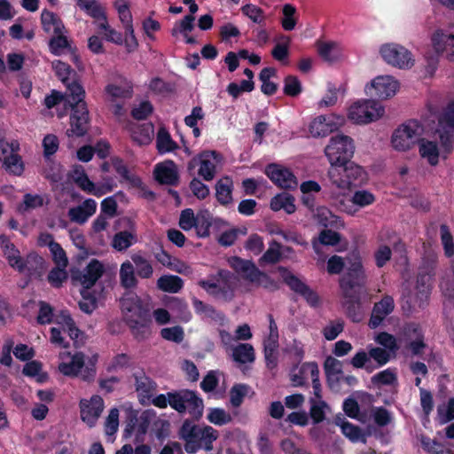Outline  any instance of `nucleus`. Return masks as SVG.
Segmentation results:
<instances>
[{
	"label": "nucleus",
	"mask_w": 454,
	"mask_h": 454,
	"mask_svg": "<svg viewBox=\"0 0 454 454\" xmlns=\"http://www.w3.org/2000/svg\"><path fill=\"white\" fill-rule=\"evenodd\" d=\"M41 25L43 32L50 35L48 42L50 51L57 55V15L46 9L43 10Z\"/></svg>",
	"instance_id": "27"
},
{
	"label": "nucleus",
	"mask_w": 454,
	"mask_h": 454,
	"mask_svg": "<svg viewBox=\"0 0 454 454\" xmlns=\"http://www.w3.org/2000/svg\"><path fill=\"white\" fill-rule=\"evenodd\" d=\"M22 373L27 377L35 378L40 384L48 380L47 372L42 371V363L36 360H28L23 366Z\"/></svg>",
	"instance_id": "47"
},
{
	"label": "nucleus",
	"mask_w": 454,
	"mask_h": 454,
	"mask_svg": "<svg viewBox=\"0 0 454 454\" xmlns=\"http://www.w3.org/2000/svg\"><path fill=\"white\" fill-rule=\"evenodd\" d=\"M44 200L40 195L26 193L23 196V202L18 206V211L21 214L40 207L43 205Z\"/></svg>",
	"instance_id": "53"
},
{
	"label": "nucleus",
	"mask_w": 454,
	"mask_h": 454,
	"mask_svg": "<svg viewBox=\"0 0 454 454\" xmlns=\"http://www.w3.org/2000/svg\"><path fill=\"white\" fill-rule=\"evenodd\" d=\"M344 330V321L337 319L331 321L329 325L324 327L323 335L327 340H335Z\"/></svg>",
	"instance_id": "63"
},
{
	"label": "nucleus",
	"mask_w": 454,
	"mask_h": 454,
	"mask_svg": "<svg viewBox=\"0 0 454 454\" xmlns=\"http://www.w3.org/2000/svg\"><path fill=\"white\" fill-rule=\"evenodd\" d=\"M130 258L137 277L145 279H148L153 277V265L143 254L140 253L132 254Z\"/></svg>",
	"instance_id": "42"
},
{
	"label": "nucleus",
	"mask_w": 454,
	"mask_h": 454,
	"mask_svg": "<svg viewBox=\"0 0 454 454\" xmlns=\"http://www.w3.org/2000/svg\"><path fill=\"white\" fill-rule=\"evenodd\" d=\"M399 82L390 75L377 76L364 88L366 95L372 99H387L395 95Z\"/></svg>",
	"instance_id": "11"
},
{
	"label": "nucleus",
	"mask_w": 454,
	"mask_h": 454,
	"mask_svg": "<svg viewBox=\"0 0 454 454\" xmlns=\"http://www.w3.org/2000/svg\"><path fill=\"white\" fill-rule=\"evenodd\" d=\"M385 113L384 107L375 99L355 102L348 108V117L356 124H367L379 120Z\"/></svg>",
	"instance_id": "7"
},
{
	"label": "nucleus",
	"mask_w": 454,
	"mask_h": 454,
	"mask_svg": "<svg viewBox=\"0 0 454 454\" xmlns=\"http://www.w3.org/2000/svg\"><path fill=\"white\" fill-rule=\"evenodd\" d=\"M270 209L277 212L281 209L288 215L295 212L294 198L289 193H280L274 196L270 200Z\"/></svg>",
	"instance_id": "40"
},
{
	"label": "nucleus",
	"mask_w": 454,
	"mask_h": 454,
	"mask_svg": "<svg viewBox=\"0 0 454 454\" xmlns=\"http://www.w3.org/2000/svg\"><path fill=\"white\" fill-rule=\"evenodd\" d=\"M153 175L155 180L160 184L176 186L179 183L176 165L171 160L156 164Z\"/></svg>",
	"instance_id": "22"
},
{
	"label": "nucleus",
	"mask_w": 454,
	"mask_h": 454,
	"mask_svg": "<svg viewBox=\"0 0 454 454\" xmlns=\"http://www.w3.org/2000/svg\"><path fill=\"white\" fill-rule=\"evenodd\" d=\"M215 198L218 203L223 207L232 204L233 181L229 176L220 178L215 185Z\"/></svg>",
	"instance_id": "32"
},
{
	"label": "nucleus",
	"mask_w": 454,
	"mask_h": 454,
	"mask_svg": "<svg viewBox=\"0 0 454 454\" xmlns=\"http://www.w3.org/2000/svg\"><path fill=\"white\" fill-rule=\"evenodd\" d=\"M278 270L280 273L284 282L292 291L301 294L309 305L316 307L318 304L319 297L317 294L313 291L308 285L302 282L286 267L279 266Z\"/></svg>",
	"instance_id": "14"
},
{
	"label": "nucleus",
	"mask_w": 454,
	"mask_h": 454,
	"mask_svg": "<svg viewBox=\"0 0 454 454\" xmlns=\"http://www.w3.org/2000/svg\"><path fill=\"white\" fill-rule=\"evenodd\" d=\"M230 266L238 274L249 282L256 281V276L260 270L251 260H245L239 256H232L229 259Z\"/></svg>",
	"instance_id": "28"
},
{
	"label": "nucleus",
	"mask_w": 454,
	"mask_h": 454,
	"mask_svg": "<svg viewBox=\"0 0 454 454\" xmlns=\"http://www.w3.org/2000/svg\"><path fill=\"white\" fill-rule=\"evenodd\" d=\"M283 19L281 20V26L286 31H292L296 26V20L294 17L296 12V8L291 4H286L282 9Z\"/></svg>",
	"instance_id": "58"
},
{
	"label": "nucleus",
	"mask_w": 454,
	"mask_h": 454,
	"mask_svg": "<svg viewBox=\"0 0 454 454\" xmlns=\"http://www.w3.org/2000/svg\"><path fill=\"white\" fill-rule=\"evenodd\" d=\"M264 358L266 362V366L269 369H274L278 365V356H277V348L278 347V340H266L264 341Z\"/></svg>",
	"instance_id": "51"
},
{
	"label": "nucleus",
	"mask_w": 454,
	"mask_h": 454,
	"mask_svg": "<svg viewBox=\"0 0 454 454\" xmlns=\"http://www.w3.org/2000/svg\"><path fill=\"white\" fill-rule=\"evenodd\" d=\"M310 410L309 415L314 424L321 423L325 419L324 408L326 407L325 401H317L315 398L310 397L309 399Z\"/></svg>",
	"instance_id": "61"
},
{
	"label": "nucleus",
	"mask_w": 454,
	"mask_h": 454,
	"mask_svg": "<svg viewBox=\"0 0 454 454\" xmlns=\"http://www.w3.org/2000/svg\"><path fill=\"white\" fill-rule=\"evenodd\" d=\"M86 12L96 20H106V14L101 4L96 0H86L81 6Z\"/></svg>",
	"instance_id": "60"
},
{
	"label": "nucleus",
	"mask_w": 454,
	"mask_h": 454,
	"mask_svg": "<svg viewBox=\"0 0 454 454\" xmlns=\"http://www.w3.org/2000/svg\"><path fill=\"white\" fill-rule=\"evenodd\" d=\"M23 267L18 270L20 272L27 271L29 277L35 279H42L48 270V263L40 255L36 254H29L27 259H21Z\"/></svg>",
	"instance_id": "26"
},
{
	"label": "nucleus",
	"mask_w": 454,
	"mask_h": 454,
	"mask_svg": "<svg viewBox=\"0 0 454 454\" xmlns=\"http://www.w3.org/2000/svg\"><path fill=\"white\" fill-rule=\"evenodd\" d=\"M250 387L244 383H238L231 387L230 390V403L232 407L239 408L244 398L248 394Z\"/></svg>",
	"instance_id": "50"
},
{
	"label": "nucleus",
	"mask_w": 454,
	"mask_h": 454,
	"mask_svg": "<svg viewBox=\"0 0 454 454\" xmlns=\"http://www.w3.org/2000/svg\"><path fill=\"white\" fill-rule=\"evenodd\" d=\"M76 176L74 177L75 184L81 188L82 191L87 193L93 194L95 196L100 197L105 192H111L112 186L106 187V191L96 190L95 184L92 181L90 180L87 174L83 169L81 171L75 170Z\"/></svg>",
	"instance_id": "46"
},
{
	"label": "nucleus",
	"mask_w": 454,
	"mask_h": 454,
	"mask_svg": "<svg viewBox=\"0 0 454 454\" xmlns=\"http://www.w3.org/2000/svg\"><path fill=\"white\" fill-rule=\"evenodd\" d=\"M37 245L41 247H48L50 248L55 266L50 270L47 279L53 287H57V242L53 235L48 232H41L37 239Z\"/></svg>",
	"instance_id": "30"
},
{
	"label": "nucleus",
	"mask_w": 454,
	"mask_h": 454,
	"mask_svg": "<svg viewBox=\"0 0 454 454\" xmlns=\"http://www.w3.org/2000/svg\"><path fill=\"white\" fill-rule=\"evenodd\" d=\"M242 14L261 27L265 26L264 11L254 4H247L240 8Z\"/></svg>",
	"instance_id": "49"
},
{
	"label": "nucleus",
	"mask_w": 454,
	"mask_h": 454,
	"mask_svg": "<svg viewBox=\"0 0 454 454\" xmlns=\"http://www.w3.org/2000/svg\"><path fill=\"white\" fill-rule=\"evenodd\" d=\"M82 300L78 302L80 309L86 313L91 314L98 306V301L94 294H92L90 289L83 288L81 291Z\"/></svg>",
	"instance_id": "54"
},
{
	"label": "nucleus",
	"mask_w": 454,
	"mask_h": 454,
	"mask_svg": "<svg viewBox=\"0 0 454 454\" xmlns=\"http://www.w3.org/2000/svg\"><path fill=\"white\" fill-rule=\"evenodd\" d=\"M281 244L273 240L269 248L265 251L262 256L260 258V262H265L270 264H275L281 259Z\"/></svg>",
	"instance_id": "55"
},
{
	"label": "nucleus",
	"mask_w": 454,
	"mask_h": 454,
	"mask_svg": "<svg viewBox=\"0 0 454 454\" xmlns=\"http://www.w3.org/2000/svg\"><path fill=\"white\" fill-rule=\"evenodd\" d=\"M366 276L364 272L351 271L347 269V272L340 280V286L342 292H360V289L365 284Z\"/></svg>",
	"instance_id": "31"
},
{
	"label": "nucleus",
	"mask_w": 454,
	"mask_h": 454,
	"mask_svg": "<svg viewBox=\"0 0 454 454\" xmlns=\"http://www.w3.org/2000/svg\"><path fill=\"white\" fill-rule=\"evenodd\" d=\"M331 183L341 190H350L366 184L368 174L364 168L355 162L347 161L338 167H331L328 170Z\"/></svg>",
	"instance_id": "3"
},
{
	"label": "nucleus",
	"mask_w": 454,
	"mask_h": 454,
	"mask_svg": "<svg viewBox=\"0 0 454 454\" xmlns=\"http://www.w3.org/2000/svg\"><path fill=\"white\" fill-rule=\"evenodd\" d=\"M104 271L103 263L98 259H92L83 270L72 269L71 278L74 281H79L83 288L90 289L102 277Z\"/></svg>",
	"instance_id": "15"
},
{
	"label": "nucleus",
	"mask_w": 454,
	"mask_h": 454,
	"mask_svg": "<svg viewBox=\"0 0 454 454\" xmlns=\"http://www.w3.org/2000/svg\"><path fill=\"white\" fill-rule=\"evenodd\" d=\"M59 372L67 376H77L82 372L84 380H92L96 375L95 364H91L82 372L84 366V356L77 351V348L82 343L83 332L77 326L68 310L59 311Z\"/></svg>",
	"instance_id": "1"
},
{
	"label": "nucleus",
	"mask_w": 454,
	"mask_h": 454,
	"mask_svg": "<svg viewBox=\"0 0 454 454\" xmlns=\"http://www.w3.org/2000/svg\"><path fill=\"white\" fill-rule=\"evenodd\" d=\"M0 245L10 266L16 270H21L23 267L22 257L10 239L5 235H0Z\"/></svg>",
	"instance_id": "35"
},
{
	"label": "nucleus",
	"mask_w": 454,
	"mask_h": 454,
	"mask_svg": "<svg viewBox=\"0 0 454 454\" xmlns=\"http://www.w3.org/2000/svg\"><path fill=\"white\" fill-rule=\"evenodd\" d=\"M421 131L422 126L418 121H408L394 131L391 139L393 147L398 151L409 150L418 140Z\"/></svg>",
	"instance_id": "9"
},
{
	"label": "nucleus",
	"mask_w": 454,
	"mask_h": 454,
	"mask_svg": "<svg viewBox=\"0 0 454 454\" xmlns=\"http://www.w3.org/2000/svg\"><path fill=\"white\" fill-rule=\"evenodd\" d=\"M63 29H65V27L59 20V55L62 52L70 54L71 61L78 66L80 63V57L77 53V47L74 43L73 40L69 39L63 34Z\"/></svg>",
	"instance_id": "37"
},
{
	"label": "nucleus",
	"mask_w": 454,
	"mask_h": 454,
	"mask_svg": "<svg viewBox=\"0 0 454 454\" xmlns=\"http://www.w3.org/2000/svg\"><path fill=\"white\" fill-rule=\"evenodd\" d=\"M435 263V260L431 258L427 261H424L423 266L419 269V272L417 276L416 290L419 298L421 300H427L430 295L432 288L431 281Z\"/></svg>",
	"instance_id": "19"
},
{
	"label": "nucleus",
	"mask_w": 454,
	"mask_h": 454,
	"mask_svg": "<svg viewBox=\"0 0 454 454\" xmlns=\"http://www.w3.org/2000/svg\"><path fill=\"white\" fill-rule=\"evenodd\" d=\"M202 427L193 424L191 420L185 419L179 430L180 438L184 442V450L189 454L196 453L201 449L200 433Z\"/></svg>",
	"instance_id": "18"
},
{
	"label": "nucleus",
	"mask_w": 454,
	"mask_h": 454,
	"mask_svg": "<svg viewBox=\"0 0 454 454\" xmlns=\"http://www.w3.org/2000/svg\"><path fill=\"white\" fill-rule=\"evenodd\" d=\"M119 276L121 286L124 289H132L138 285L135 267L129 260H126L121 264Z\"/></svg>",
	"instance_id": "38"
},
{
	"label": "nucleus",
	"mask_w": 454,
	"mask_h": 454,
	"mask_svg": "<svg viewBox=\"0 0 454 454\" xmlns=\"http://www.w3.org/2000/svg\"><path fill=\"white\" fill-rule=\"evenodd\" d=\"M135 379V387L138 395L147 400L153 397V392L156 390V383L148 377L144 371L133 373Z\"/></svg>",
	"instance_id": "33"
},
{
	"label": "nucleus",
	"mask_w": 454,
	"mask_h": 454,
	"mask_svg": "<svg viewBox=\"0 0 454 454\" xmlns=\"http://www.w3.org/2000/svg\"><path fill=\"white\" fill-rule=\"evenodd\" d=\"M168 404L178 413L183 414L188 411L193 419L199 420L203 414V401L192 390L168 392Z\"/></svg>",
	"instance_id": "5"
},
{
	"label": "nucleus",
	"mask_w": 454,
	"mask_h": 454,
	"mask_svg": "<svg viewBox=\"0 0 454 454\" xmlns=\"http://www.w3.org/2000/svg\"><path fill=\"white\" fill-rule=\"evenodd\" d=\"M431 42L437 55L445 53L446 58L454 62V35L436 30L432 35Z\"/></svg>",
	"instance_id": "24"
},
{
	"label": "nucleus",
	"mask_w": 454,
	"mask_h": 454,
	"mask_svg": "<svg viewBox=\"0 0 454 454\" xmlns=\"http://www.w3.org/2000/svg\"><path fill=\"white\" fill-rule=\"evenodd\" d=\"M207 419L210 423L216 426H223L232 420L231 415L223 408L210 409Z\"/></svg>",
	"instance_id": "57"
},
{
	"label": "nucleus",
	"mask_w": 454,
	"mask_h": 454,
	"mask_svg": "<svg viewBox=\"0 0 454 454\" xmlns=\"http://www.w3.org/2000/svg\"><path fill=\"white\" fill-rule=\"evenodd\" d=\"M372 383L374 385L389 386L397 383V375L395 368H387L376 374L372 379Z\"/></svg>",
	"instance_id": "52"
},
{
	"label": "nucleus",
	"mask_w": 454,
	"mask_h": 454,
	"mask_svg": "<svg viewBox=\"0 0 454 454\" xmlns=\"http://www.w3.org/2000/svg\"><path fill=\"white\" fill-rule=\"evenodd\" d=\"M156 148L160 154L170 153L178 148V145L172 139L165 127H160L157 132Z\"/></svg>",
	"instance_id": "41"
},
{
	"label": "nucleus",
	"mask_w": 454,
	"mask_h": 454,
	"mask_svg": "<svg viewBox=\"0 0 454 454\" xmlns=\"http://www.w3.org/2000/svg\"><path fill=\"white\" fill-rule=\"evenodd\" d=\"M43 155L45 166L43 168L44 177L51 180L52 183V189H54L57 183V172L55 171L51 157L57 152V136L50 134L44 137L43 140Z\"/></svg>",
	"instance_id": "20"
},
{
	"label": "nucleus",
	"mask_w": 454,
	"mask_h": 454,
	"mask_svg": "<svg viewBox=\"0 0 454 454\" xmlns=\"http://www.w3.org/2000/svg\"><path fill=\"white\" fill-rule=\"evenodd\" d=\"M380 55L389 65L400 69L411 68L414 59L410 51L397 43H386L380 47Z\"/></svg>",
	"instance_id": "10"
},
{
	"label": "nucleus",
	"mask_w": 454,
	"mask_h": 454,
	"mask_svg": "<svg viewBox=\"0 0 454 454\" xmlns=\"http://www.w3.org/2000/svg\"><path fill=\"white\" fill-rule=\"evenodd\" d=\"M355 148L354 140L350 137L338 134L331 137L325 148V154L331 167H338L352 159Z\"/></svg>",
	"instance_id": "6"
},
{
	"label": "nucleus",
	"mask_w": 454,
	"mask_h": 454,
	"mask_svg": "<svg viewBox=\"0 0 454 454\" xmlns=\"http://www.w3.org/2000/svg\"><path fill=\"white\" fill-rule=\"evenodd\" d=\"M213 223V216L207 209L200 210L196 215V229L199 238H207L210 235V227Z\"/></svg>",
	"instance_id": "45"
},
{
	"label": "nucleus",
	"mask_w": 454,
	"mask_h": 454,
	"mask_svg": "<svg viewBox=\"0 0 454 454\" xmlns=\"http://www.w3.org/2000/svg\"><path fill=\"white\" fill-rule=\"evenodd\" d=\"M104 409V401L99 395H93L90 401L81 402V419L90 427H93Z\"/></svg>",
	"instance_id": "21"
},
{
	"label": "nucleus",
	"mask_w": 454,
	"mask_h": 454,
	"mask_svg": "<svg viewBox=\"0 0 454 454\" xmlns=\"http://www.w3.org/2000/svg\"><path fill=\"white\" fill-rule=\"evenodd\" d=\"M97 203L93 199L85 200L82 204L73 207L68 210L69 219L76 223H85L90 216L95 214Z\"/></svg>",
	"instance_id": "29"
},
{
	"label": "nucleus",
	"mask_w": 454,
	"mask_h": 454,
	"mask_svg": "<svg viewBox=\"0 0 454 454\" xmlns=\"http://www.w3.org/2000/svg\"><path fill=\"white\" fill-rule=\"evenodd\" d=\"M345 301L342 303L347 317L354 323H360L364 319V312L361 302L360 292H342Z\"/></svg>",
	"instance_id": "23"
},
{
	"label": "nucleus",
	"mask_w": 454,
	"mask_h": 454,
	"mask_svg": "<svg viewBox=\"0 0 454 454\" xmlns=\"http://www.w3.org/2000/svg\"><path fill=\"white\" fill-rule=\"evenodd\" d=\"M136 236L128 231L117 232L113 239L112 246L117 251H124L133 245Z\"/></svg>",
	"instance_id": "48"
},
{
	"label": "nucleus",
	"mask_w": 454,
	"mask_h": 454,
	"mask_svg": "<svg viewBox=\"0 0 454 454\" xmlns=\"http://www.w3.org/2000/svg\"><path fill=\"white\" fill-rule=\"evenodd\" d=\"M441 241L443 246L444 253L447 257L454 255V240L450 228L446 224L440 226Z\"/></svg>",
	"instance_id": "59"
},
{
	"label": "nucleus",
	"mask_w": 454,
	"mask_h": 454,
	"mask_svg": "<svg viewBox=\"0 0 454 454\" xmlns=\"http://www.w3.org/2000/svg\"><path fill=\"white\" fill-rule=\"evenodd\" d=\"M121 307L127 320L128 316L140 314L142 311L148 310L143 304L142 300L136 294H127L121 299Z\"/></svg>",
	"instance_id": "36"
},
{
	"label": "nucleus",
	"mask_w": 454,
	"mask_h": 454,
	"mask_svg": "<svg viewBox=\"0 0 454 454\" xmlns=\"http://www.w3.org/2000/svg\"><path fill=\"white\" fill-rule=\"evenodd\" d=\"M419 152L422 158L427 159L431 166H436L439 162V149L437 144L425 138L418 137Z\"/></svg>",
	"instance_id": "39"
},
{
	"label": "nucleus",
	"mask_w": 454,
	"mask_h": 454,
	"mask_svg": "<svg viewBox=\"0 0 454 454\" xmlns=\"http://www.w3.org/2000/svg\"><path fill=\"white\" fill-rule=\"evenodd\" d=\"M222 155L214 150H205L195 155L188 162V171H192L199 166L198 175L203 180L209 182L212 181L216 175V166L222 160Z\"/></svg>",
	"instance_id": "8"
},
{
	"label": "nucleus",
	"mask_w": 454,
	"mask_h": 454,
	"mask_svg": "<svg viewBox=\"0 0 454 454\" xmlns=\"http://www.w3.org/2000/svg\"><path fill=\"white\" fill-rule=\"evenodd\" d=\"M266 176L278 187L283 189H294L298 182L294 173L278 164H269L265 168Z\"/></svg>",
	"instance_id": "17"
},
{
	"label": "nucleus",
	"mask_w": 454,
	"mask_h": 454,
	"mask_svg": "<svg viewBox=\"0 0 454 454\" xmlns=\"http://www.w3.org/2000/svg\"><path fill=\"white\" fill-rule=\"evenodd\" d=\"M211 279H201L198 285L209 295L223 301H231L234 297L236 286L235 275L228 270H219L216 275H211Z\"/></svg>",
	"instance_id": "4"
},
{
	"label": "nucleus",
	"mask_w": 454,
	"mask_h": 454,
	"mask_svg": "<svg viewBox=\"0 0 454 454\" xmlns=\"http://www.w3.org/2000/svg\"><path fill=\"white\" fill-rule=\"evenodd\" d=\"M232 359L239 364H245L255 360L253 346L249 343H239L232 348Z\"/></svg>",
	"instance_id": "43"
},
{
	"label": "nucleus",
	"mask_w": 454,
	"mask_h": 454,
	"mask_svg": "<svg viewBox=\"0 0 454 454\" xmlns=\"http://www.w3.org/2000/svg\"><path fill=\"white\" fill-rule=\"evenodd\" d=\"M439 127L454 129V101L450 102L438 118Z\"/></svg>",
	"instance_id": "64"
},
{
	"label": "nucleus",
	"mask_w": 454,
	"mask_h": 454,
	"mask_svg": "<svg viewBox=\"0 0 454 454\" xmlns=\"http://www.w3.org/2000/svg\"><path fill=\"white\" fill-rule=\"evenodd\" d=\"M183 286V279L176 275H163L157 280V287L166 293L176 294Z\"/></svg>",
	"instance_id": "44"
},
{
	"label": "nucleus",
	"mask_w": 454,
	"mask_h": 454,
	"mask_svg": "<svg viewBox=\"0 0 454 454\" xmlns=\"http://www.w3.org/2000/svg\"><path fill=\"white\" fill-rule=\"evenodd\" d=\"M218 438L217 430L214 429L210 426H204L200 433V443L201 448L205 450L210 451L213 450V442Z\"/></svg>",
	"instance_id": "62"
},
{
	"label": "nucleus",
	"mask_w": 454,
	"mask_h": 454,
	"mask_svg": "<svg viewBox=\"0 0 454 454\" xmlns=\"http://www.w3.org/2000/svg\"><path fill=\"white\" fill-rule=\"evenodd\" d=\"M20 145L17 141L11 143L0 138V161L5 169L14 175H20L23 170L21 157L18 154Z\"/></svg>",
	"instance_id": "12"
},
{
	"label": "nucleus",
	"mask_w": 454,
	"mask_h": 454,
	"mask_svg": "<svg viewBox=\"0 0 454 454\" xmlns=\"http://www.w3.org/2000/svg\"><path fill=\"white\" fill-rule=\"evenodd\" d=\"M192 303L195 313L202 319H209L215 323H221L224 320L223 313L216 310L214 306L205 303L196 297L192 299Z\"/></svg>",
	"instance_id": "34"
},
{
	"label": "nucleus",
	"mask_w": 454,
	"mask_h": 454,
	"mask_svg": "<svg viewBox=\"0 0 454 454\" xmlns=\"http://www.w3.org/2000/svg\"><path fill=\"white\" fill-rule=\"evenodd\" d=\"M394 309V299L389 295L383 296L382 299L376 302L372 308V312L369 320L370 328H377L385 317L393 312Z\"/></svg>",
	"instance_id": "25"
},
{
	"label": "nucleus",
	"mask_w": 454,
	"mask_h": 454,
	"mask_svg": "<svg viewBox=\"0 0 454 454\" xmlns=\"http://www.w3.org/2000/svg\"><path fill=\"white\" fill-rule=\"evenodd\" d=\"M59 80L66 87L64 92L59 91V105L63 103L71 110L70 128L67 129V135L68 137H82L89 130L90 115L81 76L68 64L59 60Z\"/></svg>",
	"instance_id": "2"
},
{
	"label": "nucleus",
	"mask_w": 454,
	"mask_h": 454,
	"mask_svg": "<svg viewBox=\"0 0 454 454\" xmlns=\"http://www.w3.org/2000/svg\"><path fill=\"white\" fill-rule=\"evenodd\" d=\"M125 321L136 340L140 341L151 336L153 321L149 309L140 314L129 315Z\"/></svg>",
	"instance_id": "16"
},
{
	"label": "nucleus",
	"mask_w": 454,
	"mask_h": 454,
	"mask_svg": "<svg viewBox=\"0 0 454 454\" xmlns=\"http://www.w3.org/2000/svg\"><path fill=\"white\" fill-rule=\"evenodd\" d=\"M302 91V86L295 75H287L284 79L283 92L286 96L295 98Z\"/></svg>",
	"instance_id": "56"
},
{
	"label": "nucleus",
	"mask_w": 454,
	"mask_h": 454,
	"mask_svg": "<svg viewBox=\"0 0 454 454\" xmlns=\"http://www.w3.org/2000/svg\"><path fill=\"white\" fill-rule=\"evenodd\" d=\"M345 122L342 115L325 114L316 117L309 124V129L314 137H325L339 129Z\"/></svg>",
	"instance_id": "13"
}]
</instances>
